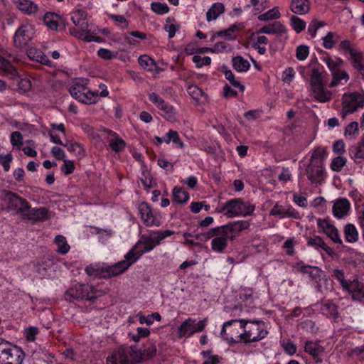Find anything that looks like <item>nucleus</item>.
<instances>
[{"mask_svg": "<svg viewBox=\"0 0 364 364\" xmlns=\"http://www.w3.org/2000/svg\"><path fill=\"white\" fill-rule=\"evenodd\" d=\"M348 58L351 61L353 66L355 70L361 71L364 69V58L359 49L350 55Z\"/></svg>", "mask_w": 364, "mask_h": 364, "instance_id": "43", "label": "nucleus"}, {"mask_svg": "<svg viewBox=\"0 0 364 364\" xmlns=\"http://www.w3.org/2000/svg\"><path fill=\"white\" fill-rule=\"evenodd\" d=\"M314 97L320 102H326L331 99V92L326 90L323 85H317L311 87Z\"/></svg>", "mask_w": 364, "mask_h": 364, "instance_id": "26", "label": "nucleus"}, {"mask_svg": "<svg viewBox=\"0 0 364 364\" xmlns=\"http://www.w3.org/2000/svg\"><path fill=\"white\" fill-rule=\"evenodd\" d=\"M0 70H3L6 75H10L12 78L18 75L16 68L8 60L1 55H0Z\"/></svg>", "mask_w": 364, "mask_h": 364, "instance_id": "50", "label": "nucleus"}, {"mask_svg": "<svg viewBox=\"0 0 364 364\" xmlns=\"http://www.w3.org/2000/svg\"><path fill=\"white\" fill-rule=\"evenodd\" d=\"M240 321L241 319H232L223 323L220 335L225 340L232 343L240 341L239 339L240 333L237 328V323L240 324Z\"/></svg>", "mask_w": 364, "mask_h": 364, "instance_id": "17", "label": "nucleus"}, {"mask_svg": "<svg viewBox=\"0 0 364 364\" xmlns=\"http://www.w3.org/2000/svg\"><path fill=\"white\" fill-rule=\"evenodd\" d=\"M359 134L358 123L352 122L349 123L344 129V136L348 140L355 139Z\"/></svg>", "mask_w": 364, "mask_h": 364, "instance_id": "45", "label": "nucleus"}, {"mask_svg": "<svg viewBox=\"0 0 364 364\" xmlns=\"http://www.w3.org/2000/svg\"><path fill=\"white\" fill-rule=\"evenodd\" d=\"M100 296V292L89 284H74L65 293V299L69 301L78 299L93 301Z\"/></svg>", "mask_w": 364, "mask_h": 364, "instance_id": "7", "label": "nucleus"}, {"mask_svg": "<svg viewBox=\"0 0 364 364\" xmlns=\"http://www.w3.org/2000/svg\"><path fill=\"white\" fill-rule=\"evenodd\" d=\"M71 20L73 23L82 31L88 28L87 22V14L82 9H77L73 11L71 14Z\"/></svg>", "mask_w": 364, "mask_h": 364, "instance_id": "25", "label": "nucleus"}, {"mask_svg": "<svg viewBox=\"0 0 364 364\" xmlns=\"http://www.w3.org/2000/svg\"><path fill=\"white\" fill-rule=\"evenodd\" d=\"M321 60L326 63L328 68L332 72L338 70L337 69L343 64V60L339 57L331 58L329 56L323 57Z\"/></svg>", "mask_w": 364, "mask_h": 364, "instance_id": "48", "label": "nucleus"}, {"mask_svg": "<svg viewBox=\"0 0 364 364\" xmlns=\"http://www.w3.org/2000/svg\"><path fill=\"white\" fill-rule=\"evenodd\" d=\"M310 155V161L302 174L307 177L312 185L317 186L325 179L324 159L326 152L324 148L319 146L311 151Z\"/></svg>", "mask_w": 364, "mask_h": 364, "instance_id": "2", "label": "nucleus"}, {"mask_svg": "<svg viewBox=\"0 0 364 364\" xmlns=\"http://www.w3.org/2000/svg\"><path fill=\"white\" fill-rule=\"evenodd\" d=\"M192 61L196 64L197 68H200L204 65H209L211 63V58L209 56L201 57L195 55L192 58Z\"/></svg>", "mask_w": 364, "mask_h": 364, "instance_id": "62", "label": "nucleus"}, {"mask_svg": "<svg viewBox=\"0 0 364 364\" xmlns=\"http://www.w3.org/2000/svg\"><path fill=\"white\" fill-rule=\"evenodd\" d=\"M318 232L325 234L333 242L339 245L343 244V240L338 230L328 219H317Z\"/></svg>", "mask_w": 364, "mask_h": 364, "instance_id": "15", "label": "nucleus"}, {"mask_svg": "<svg viewBox=\"0 0 364 364\" xmlns=\"http://www.w3.org/2000/svg\"><path fill=\"white\" fill-rule=\"evenodd\" d=\"M18 9L26 15H31L38 11V6L30 0H15Z\"/></svg>", "mask_w": 364, "mask_h": 364, "instance_id": "31", "label": "nucleus"}, {"mask_svg": "<svg viewBox=\"0 0 364 364\" xmlns=\"http://www.w3.org/2000/svg\"><path fill=\"white\" fill-rule=\"evenodd\" d=\"M305 274H308L312 281L318 283L322 273L321 269L318 267L311 265Z\"/></svg>", "mask_w": 364, "mask_h": 364, "instance_id": "63", "label": "nucleus"}, {"mask_svg": "<svg viewBox=\"0 0 364 364\" xmlns=\"http://www.w3.org/2000/svg\"><path fill=\"white\" fill-rule=\"evenodd\" d=\"M164 136L166 144L172 142L173 145L178 148L183 149L185 146L179 134L176 130L169 129Z\"/></svg>", "mask_w": 364, "mask_h": 364, "instance_id": "33", "label": "nucleus"}, {"mask_svg": "<svg viewBox=\"0 0 364 364\" xmlns=\"http://www.w3.org/2000/svg\"><path fill=\"white\" fill-rule=\"evenodd\" d=\"M23 153L30 157H36L37 151L36 150V144L33 140L26 141V146L22 149Z\"/></svg>", "mask_w": 364, "mask_h": 364, "instance_id": "61", "label": "nucleus"}, {"mask_svg": "<svg viewBox=\"0 0 364 364\" xmlns=\"http://www.w3.org/2000/svg\"><path fill=\"white\" fill-rule=\"evenodd\" d=\"M270 215L277 216L280 219L286 218H293L298 219L300 218L299 213L291 205L283 206L276 203L269 212Z\"/></svg>", "mask_w": 364, "mask_h": 364, "instance_id": "19", "label": "nucleus"}, {"mask_svg": "<svg viewBox=\"0 0 364 364\" xmlns=\"http://www.w3.org/2000/svg\"><path fill=\"white\" fill-rule=\"evenodd\" d=\"M109 135L111 138L108 141V145L112 151L116 153L123 151L126 146L125 141L114 132H109Z\"/></svg>", "mask_w": 364, "mask_h": 364, "instance_id": "27", "label": "nucleus"}, {"mask_svg": "<svg viewBox=\"0 0 364 364\" xmlns=\"http://www.w3.org/2000/svg\"><path fill=\"white\" fill-rule=\"evenodd\" d=\"M173 200L178 203H186L189 199V193L183 188L174 187L172 191Z\"/></svg>", "mask_w": 364, "mask_h": 364, "instance_id": "39", "label": "nucleus"}, {"mask_svg": "<svg viewBox=\"0 0 364 364\" xmlns=\"http://www.w3.org/2000/svg\"><path fill=\"white\" fill-rule=\"evenodd\" d=\"M290 20L291 26L296 33H300L305 29L306 23L300 18L292 16Z\"/></svg>", "mask_w": 364, "mask_h": 364, "instance_id": "60", "label": "nucleus"}, {"mask_svg": "<svg viewBox=\"0 0 364 364\" xmlns=\"http://www.w3.org/2000/svg\"><path fill=\"white\" fill-rule=\"evenodd\" d=\"M304 350L309 353L316 363H321L324 348L318 341H307L304 345Z\"/></svg>", "mask_w": 364, "mask_h": 364, "instance_id": "20", "label": "nucleus"}, {"mask_svg": "<svg viewBox=\"0 0 364 364\" xmlns=\"http://www.w3.org/2000/svg\"><path fill=\"white\" fill-rule=\"evenodd\" d=\"M54 242L57 246V252L61 255L67 254L70 247L65 237L58 235L55 237Z\"/></svg>", "mask_w": 364, "mask_h": 364, "instance_id": "46", "label": "nucleus"}, {"mask_svg": "<svg viewBox=\"0 0 364 364\" xmlns=\"http://www.w3.org/2000/svg\"><path fill=\"white\" fill-rule=\"evenodd\" d=\"M140 354L136 348L122 346L114 350L107 358V364H134L139 360Z\"/></svg>", "mask_w": 364, "mask_h": 364, "instance_id": "9", "label": "nucleus"}, {"mask_svg": "<svg viewBox=\"0 0 364 364\" xmlns=\"http://www.w3.org/2000/svg\"><path fill=\"white\" fill-rule=\"evenodd\" d=\"M347 159L346 157L338 156L334 158L331 163V168L333 171H341L342 168L346 166Z\"/></svg>", "mask_w": 364, "mask_h": 364, "instance_id": "56", "label": "nucleus"}, {"mask_svg": "<svg viewBox=\"0 0 364 364\" xmlns=\"http://www.w3.org/2000/svg\"><path fill=\"white\" fill-rule=\"evenodd\" d=\"M64 146L69 152L78 157L79 159H82L85 156V149L80 143L70 141L65 143Z\"/></svg>", "mask_w": 364, "mask_h": 364, "instance_id": "36", "label": "nucleus"}, {"mask_svg": "<svg viewBox=\"0 0 364 364\" xmlns=\"http://www.w3.org/2000/svg\"><path fill=\"white\" fill-rule=\"evenodd\" d=\"M350 207V203L346 198L338 199L333 205V215L337 218H343L348 214Z\"/></svg>", "mask_w": 364, "mask_h": 364, "instance_id": "23", "label": "nucleus"}, {"mask_svg": "<svg viewBox=\"0 0 364 364\" xmlns=\"http://www.w3.org/2000/svg\"><path fill=\"white\" fill-rule=\"evenodd\" d=\"M240 328L242 332L240 333L239 339L245 344L258 342L268 334L265 323L261 320L241 319Z\"/></svg>", "mask_w": 364, "mask_h": 364, "instance_id": "5", "label": "nucleus"}, {"mask_svg": "<svg viewBox=\"0 0 364 364\" xmlns=\"http://www.w3.org/2000/svg\"><path fill=\"white\" fill-rule=\"evenodd\" d=\"M34 28L29 23L22 24L15 32L14 43L16 47L22 48L26 46L33 38Z\"/></svg>", "mask_w": 364, "mask_h": 364, "instance_id": "14", "label": "nucleus"}, {"mask_svg": "<svg viewBox=\"0 0 364 364\" xmlns=\"http://www.w3.org/2000/svg\"><path fill=\"white\" fill-rule=\"evenodd\" d=\"M21 216L36 223L49 219L50 212L46 207L32 208L28 203V207L23 211Z\"/></svg>", "mask_w": 364, "mask_h": 364, "instance_id": "16", "label": "nucleus"}, {"mask_svg": "<svg viewBox=\"0 0 364 364\" xmlns=\"http://www.w3.org/2000/svg\"><path fill=\"white\" fill-rule=\"evenodd\" d=\"M24 358L20 347L0 338V364H23Z\"/></svg>", "mask_w": 364, "mask_h": 364, "instance_id": "8", "label": "nucleus"}, {"mask_svg": "<svg viewBox=\"0 0 364 364\" xmlns=\"http://www.w3.org/2000/svg\"><path fill=\"white\" fill-rule=\"evenodd\" d=\"M139 65L144 70L149 72L158 70V66L156 61L147 55H141L138 58Z\"/></svg>", "mask_w": 364, "mask_h": 364, "instance_id": "34", "label": "nucleus"}, {"mask_svg": "<svg viewBox=\"0 0 364 364\" xmlns=\"http://www.w3.org/2000/svg\"><path fill=\"white\" fill-rule=\"evenodd\" d=\"M255 205L249 200L233 198L216 208L215 212L223 213L228 218L252 215Z\"/></svg>", "mask_w": 364, "mask_h": 364, "instance_id": "4", "label": "nucleus"}, {"mask_svg": "<svg viewBox=\"0 0 364 364\" xmlns=\"http://www.w3.org/2000/svg\"><path fill=\"white\" fill-rule=\"evenodd\" d=\"M88 80L85 78L76 79L69 88L73 97L84 104H94L98 100V91H91L87 87Z\"/></svg>", "mask_w": 364, "mask_h": 364, "instance_id": "6", "label": "nucleus"}, {"mask_svg": "<svg viewBox=\"0 0 364 364\" xmlns=\"http://www.w3.org/2000/svg\"><path fill=\"white\" fill-rule=\"evenodd\" d=\"M353 301L364 304V283L358 278H354L350 281V284L345 289Z\"/></svg>", "mask_w": 364, "mask_h": 364, "instance_id": "18", "label": "nucleus"}, {"mask_svg": "<svg viewBox=\"0 0 364 364\" xmlns=\"http://www.w3.org/2000/svg\"><path fill=\"white\" fill-rule=\"evenodd\" d=\"M161 115L170 122H175L177 120V112L176 109L171 105L166 103V105L159 109Z\"/></svg>", "mask_w": 364, "mask_h": 364, "instance_id": "42", "label": "nucleus"}, {"mask_svg": "<svg viewBox=\"0 0 364 364\" xmlns=\"http://www.w3.org/2000/svg\"><path fill=\"white\" fill-rule=\"evenodd\" d=\"M310 9L309 0H292L290 4V10L298 15L307 14Z\"/></svg>", "mask_w": 364, "mask_h": 364, "instance_id": "28", "label": "nucleus"}, {"mask_svg": "<svg viewBox=\"0 0 364 364\" xmlns=\"http://www.w3.org/2000/svg\"><path fill=\"white\" fill-rule=\"evenodd\" d=\"M225 12V6L220 2L213 3L206 13V20L208 22L216 20Z\"/></svg>", "mask_w": 364, "mask_h": 364, "instance_id": "30", "label": "nucleus"}, {"mask_svg": "<svg viewBox=\"0 0 364 364\" xmlns=\"http://www.w3.org/2000/svg\"><path fill=\"white\" fill-rule=\"evenodd\" d=\"M28 207V201L17 194L6 190L0 191V209L15 210L22 214Z\"/></svg>", "mask_w": 364, "mask_h": 364, "instance_id": "11", "label": "nucleus"}, {"mask_svg": "<svg viewBox=\"0 0 364 364\" xmlns=\"http://www.w3.org/2000/svg\"><path fill=\"white\" fill-rule=\"evenodd\" d=\"M306 241L309 246L314 247L316 250H323L329 256H332L334 253L333 250L328 246L320 236L306 237Z\"/></svg>", "mask_w": 364, "mask_h": 364, "instance_id": "22", "label": "nucleus"}, {"mask_svg": "<svg viewBox=\"0 0 364 364\" xmlns=\"http://www.w3.org/2000/svg\"><path fill=\"white\" fill-rule=\"evenodd\" d=\"M137 260L132 255V252H129L124 255V259L114 264H107V278L115 277L124 273L131 265L134 264Z\"/></svg>", "mask_w": 364, "mask_h": 364, "instance_id": "13", "label": "nucleus"}, {"mask_svg": "<svg viewBox=\"0 0 364 364\" xmlns=\"http://www.w3.org/2000/svg\"><path fill=\"white\" fill-rule=\"evenodd\" d=\"M205 360L203 364H219L220 360V357L217 355H213L210 351H203L201 353Z\"/></svg>", "mask_w": 364, "mask_h": 364, "instance_id": "59", "label": "nucleus"}, {"mask_svg": "<svg viewBox=\"0 0 364 364\" xmlns=\"http://www.w3.org/2000/svg\"><path fill=\"white\" fill-rule=\"evenodd\" d=\"M187 91L190 96L197 102L199 101L204 95L203 90L195 85H188Z\"/></svg>", "mask_w": 364, "mask_h": 364, "instance_id": "58", "label": "nucleus"}, {"mask_svg": "<svg viewBox=\"0 0 364 364\" xmlns=\"http://www.w3.org/2000/svg\"><path fill=\"white\" fill-rule=\"evenodd\" d=\"M352 158L355 161L364 160V139L355 147V153Z\"/></svg>", "mask_w": 364, "mask_h": 364, "instance_id": "64", "label": "nucleus"}, {"mask_svg": "<svg viewBox=\"0 0 364 364\" xmlns=\"http://www.w3.org/2000/svg\"><path fill=\"white\" fill-rule=\"evenodd\" d=\"M309 55V47L306 45H299L296 48V58L299 61L305 60Z\"/></svg>", "mask_w": 364, "mask_h": 364, "instance_id": "57", "label": "nucleus"}, {"mask_svg": "<svg viewBox=\"0 0 364 364\" xmlns=\"http://www.w3.org/2000/svg\"><path fill=\"white\" fill-rule=\"evenodd\" d=\"M250 227L246 220L230 222L226 225L212 228L202 234L205 240H210V248L213 252L223 254L228 246V241L234 240L240 233Z\"/></svg>", "mask_w": 364, "mask_h": 364, "instance_id": "1", "label": "nucleus"}, {"mask_svg": "<svg viewBox=\"0 0 364 364\" xmlns=\"http://www.w3.org/2000/svg\"><path fill=\"white\" fill-rule=\"evenodd\" d=\"M286 31V27L279 21H275L272 24L265 26L260 28L259 33L273 34L282 33Z\"/></svg>", "mask_w": 364, "mask_h": 364, "instance_id": "35", "label": "nucleus"}, {"mask_svg": "<svg viewBox=\"0 0 364 364\" xmlns=\"http://www.w3.org/2000/svg\"><path fill=\"white\" fill-rule=\"evenodd\" d=\"M223 73L225 78L230 82V85L235 89H237L240 92H243L245 90V86L241 84L240 81L237 78L235 77L231 70L225 68L224 69Z\"/></svg>", "mask_w": 364, "mask_h": 364, "instance_id": "51", "label": "nucleus"}, {"mask_svg": "<svg viewBox=\"0 0 364 364\" xmlns=\"http://www.w3.org/2000/svg\"><path fill=\"white\" fill-rule=\"evenodd\" d=\"M323 68L319 65H314L311 70L310 85L311 87L323 84L321 73Z\"/></svg>", "mask_w": 364, "mask_h": 364, "instance_id": "38", "label": "nucleus"}, {"mask_svg": "<svg viewBox=\"0 0 364 364\" xmlns=\"http://www.w3.org/2000/svg\"><path fill=\"white\" fill-rule=\"evenodd\" d=\"M206 319L197 321L196 319L188 318L186 319L178 326L177 334L178 337L188 338L197 332H201L205 327Z\"/></svg>", "mask_w": 364, "mask_h": 364, "instance_id": "12", "label": "nucleus"}, {"mask_svg": "<svg viewBox=\"0 0 364 364\" xmlns=\"http://www.w3.org/2000/svg\"><path fill=\"white\" fill-rule=\"evenodd\" d=\"M340 38V36L333 32H328L325 36L322 38V46L328 50L333 48L336 41Z\"/></svg>", "mask_w": 364, "mask_h": 364, "instance_id": "49", "label": "nucleus"}, {"mask_svg": "<svg viewBox=\"0 0 364 364\" xmlns=\"http://www.w3.org/2000/svg\"><path fill=\"white\" fill-rule=\"evenodd\" d=\"M337 49L347 58H348L358 50V48L349 40L347 39L341 41Z\"/></svg>", "mask_w": 364, "mask_h": 364, "instance_id": "44", "label": "nucleus"}, {"mask_svg": "<svg viewBox=\"0 0 364 364\" xmlns=\"http://www.w3.org/2000/svg\"><path fill=\"white\" fill-rule=\"evenodd\" d=\"M107 264L95 263L86 267L85 271L87 275L98 278H107Z\"/></svg>", "mask_w": 364, "mask_h": 364, "instance_id": "24", "label": "nucleus"}, {"mask_svg": "<svg viewBox=\"0 0 364 364\" xmlns=\"http://www.w3.org/2000/svg\"><path fill=\"white\" fill-rule=\"evenodd\" d=\"M138 210L143 223L146 226H159L160 225L159 222L155 219L150 207L146 203H140Z\"/></svg>", "mask_w": 364, "mask_h": 364, "instance_id": "21", "label": "nucleus"}, {"mask_svg": "<svg viewBox=\"0 0 364 364\" xmlns=\"http://www.w3.org/2000/svg\"><path fill=\"white\" fill-rule=\"evenodd\" d=\"M281 14L279 13L278 7H274L268 11L259 15L258 19L259 21H270L272 19L279 18Z\"/></svg>", "mask_w": 364, "mask_h": 364, "instance_id": "54", "label": "nucleus"}, {"mask_svg": "<svg viewBox=\"0 0 364 364\" xmlns=\"http://www.w3.org/2000/svg\"><path fill=\"white\" fill-rule=\"evenodd\" d=\"M150 330L148 328L138 327L136 333H129V336L133 341L138 343L143 338H147L150 335Z\"/></svg>", "mask_w": 364, "mask_h": 364, "instance_id": "53", "label": "nucleus"}, {"mask_svg": "<svg viewBox=\"0 0 364 364\" xmlns=\"http://www.w3.org/2000/svg\"><path fill=\"white\" fill-rule=\"evenodd\" d=\"M320 310L323 315L329 318H336L338 316L337 305L330 300L323 302Z\"/></svg>", "mask_w": 364, "mask_h": 364, "instance_id": "29", "label": "nucleus"}, {"mask_svg": "<svg viewBox=\"0 0 364 364\" xmlns=\"http://www.w3.org/2000/svg\"><path fill=\"white\" fill-rule=\"evenodd\" d=\"M232 65L234 68L240 73L247 72L250 67L247 60L242 56H235L232 58Z\"/></svg>", "mask_w": 364, "mask_h": 364, "instance_id": "47", "label": "nucleus"}, {"mask_svg": "<svg viewBox=\"0 0 364 364\" xmlns=\"http://www.w3.org/2000/svg\"><path fill=\"white\" fill-rule=\"evenodd\" d=\"M151 9L158 15H164L169 12V7L166 3L152 2Z\"/></svg>", "mask_w": 364, "mask_h": 364, "instance_id": "55", "label": "nucleus"}, {"mask_svg": "<svg viewBox=\"0 0 364 364\" xmlns=\"http://www.w3.org/2000/svg\"><path fill=\"white\" fill-rule=\"evenodd\" d=\"M136 317L138 318L141 324H146L151 326L154 323V321H161V316L158 312H154L148 316H144L141 312L136 314Z\"/></svg>", "mask_w": 364, "mask_h": 364, "instance_id": "40", "label": "nucleus"}, {"mask_svg": "<svg viewBox=\"0 0 364 364\" xmlns=\"http://www.w3.org/2000/svg\"><path fill=\"white\" fill-rule=\"evenodd\" d=\"M43 21L50 29L56 30L58 26L59 16L53 13H47L44 15Z\"/></svg>", "mask_w": 364, "mask_h": 364, "instance_id": "52", "label": "nucleus"}, {"mask_svg": "<svg viewBox=\"0 0 364 364\" xmlns=\"http://www.w3.org/2000/svg\"><path fill=\"white\" fill-rule=\"evenodd\" d=\"M28 56L31 60H36L43 65L50 66L51 64L49 58L41 50L36 48L28 49Z\"/></svg>", "mask_w": 364, "mask_h": 364, "instance_id": "32", "label": "nucleus"}, {"mask_svg": "<svg viewBox=\"0 0 364 364\" xmlns=\"http://www.w3.org/2000/svg\"><path fill=\"white\" fill-rule=\"evenodd\" d=\"M342 109L340 116L345 119L348 114L364 107V93L358 92L344 93L341 98Z\"/></svg>", "mask_w": 364, "mask_h": 364, "instance_id": "10", "label": "nucleus"}, {"mask_svg": "<svg viewBox=\"0 0 364 364\" xmlns=\"http://www.w3.org/2000/svg\"><path fill=\"white\" fill-rule=\"evenodd\" d=\"M333 80L330 85L331 87L337 86L339 85H344L349 80L348 73L344 70H338L332 73Z\"/></svg>", "mask_w": 364, "mask_h": 364, "instance_id": "41", "label": "nucleus"}, {"mask_svg": "<svg viewBox=\"0 0 364 364\" xmlns=\"http://www.w3.org/2000/svg\"><path fill=\"white\" fill-rule=\"evenodd\" d=\"M343 232L348 242L354 243L358 240V232L354 225L350 223L346 225Z\"/></svg>", "mask_w": 364, "mask_h": 364, "instance_id": "37", "label": "nucleus"}, {"mask_svg": "<svg viewBox=\"0 0 364 364\" xmlns=\"http://www.w3.org/2000/svg\"><path fill=\"white\" fill-rule=\"evenodd\" d=\"M173 234L174 232L171 230L151 231L141 235L129 251L132 252V255L138 261L144 253L153 250L164 239Z\"/></svg>", "mask_w": 364, "mask_h": 364, "instance_id": "3", "label": "nucleus"}]
</instances>
